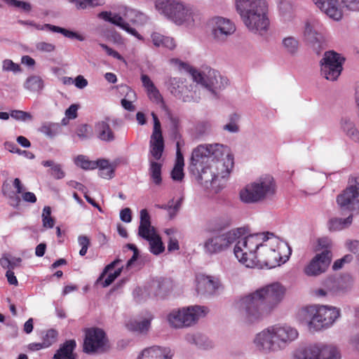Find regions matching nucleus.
Listing matches in <instances>:
<instances>
[{
	"mask_svg": "<svg viewBox=\"0 0 359 359\" xmlns=\"http://www.w3.org/2000/svg\"><path fill=\"white\" fill-rule=\"evenodd\" d=\"M90 127L87 124L79 125L76 130V135L81 139H86L88 137Z\"/></svg>",
	"mask_w": 359,
	"mask_h": 359,
	"instance_id": "57",
	"label": "nucleus"
},
{
	"mask_svg": "<svg viewBox=\"0 0 359 359\" xmlns=\"http://www.w3.org/2000/svg\"><path fill=\"white\" fill-rule=\"evenodd\" d=\"M299 316L309 323L310 329L320 330L332 325L339 317L340 311L328 306H309L303 308Z\"/></svg>",
	"mask_w": 359,
	"mask_h": 359,
	"instance_id": "4",
	"label": "nucleus"
},
{
	"mask_svg": "<svg viewBox=\"0 0 359 359\" xmlns=\"http://www.w3.org/2000/svg\"><path fill=\"white\" fill-rule=\"evenodd\" d=\"M340 128L342 132L350 140L359 142V130L355 123L348 118H343L340 121Z\"/></svg>",
	"mask_w": 359,
	"mask_h": 359,
	"instance_id": "29",
	"label": "nucleus"
},
{
	"mask_svg": "<svg viewBox=\"0 0 359 359\" xmlns=\"http://www.w3.org/2000/svg\"><path fill=\"white\" fill-rule=\"evenodd\" d=\"M161 170L162 164L154 161H150L149 176L156 185H160L162 183Z\"/></svg>",
	"mask_w": 359,
	"mask_h": 359,
	"instance_id": "35",
	"label": "nucleus"
},
{
	"mask_svg": "<svg viewBox=\"0 0 359 359\" xmlns=\"http://www.w3.org/2000/svg\"><path fill=\"white\" fill-rule=\"evenodd\" d=\"M345 59L334 51H327L320 60V73L327 80L335 81L341 74Z\"/></svg>",
	"mask_w": 359,
	"mask_h": 359,
	"instance_id": "14",
	"label": "nucleus"
},
{
	"mask_svg": "<svg viewBox=\"0 0 359 359\" xmlns=\"http://www.w3.org/2000/svg\"><path fill=\"white\" fill-rule=\"evenodd\" d=\"M155 229L151 225L150 216L146 209L140 211V222L138 229V235L142 238H148L151 233H155Z\"/></svg>",
	"mask_w": 359,
	"mask_h": 359,
	"instance_id": "28",
	"label": "nucleus"
},
{
	"mask_svg": "<svg viewBox=\"0 0 359 359\" xmlns=\"http://www.w3.org/2000/svg\"><path fill=\"white\" fill-rule=\"evenodd\" d=\"M283 46L286 52L294 54L299 48V41L293 36L285 37L283 40Z\"/></svg>",
	"mask_w": 359,
	"mask_h": 359,
	"instance_id": "45",
	"label": "nucleus"
},
{
	"mask_svg": "<svg viewBox=\"0 0 359 359\" xmlns=\"http://www.w3.org/2000/svg\"><path fill=\"white\" fill-rule=\"evenodd\" d=\"M345 7L352 11H359V0H345Z\"/></svg>",
	"mask_w": 359,
	"mask_h": 359,
	"instance_id": "64",
	"label": "nucleus"
},
{
	"mask_svg": "<svg viewBox=\"0 0 359 359\" xmlns=\"http://www.w3.org/2000/svg\"><path fill=\"white\" fill-rule=\"evenodd\" d=\"M332 253L330 250L317 254L304 267V272L309 276H317L324 273L330 264Z\"/></svg>",
	"mask_w": 359,
	"mask_h": 359,
	"instance_id": "18",
	"label": "nucleus"
},
{
	"mask_svg": "<svg viewBox=\"0 0 359 359\" xmlns=\"http://www.w3.org/2000/svg\"><path fill=\"white\" fill-rule=\"evenodd\" d=\"M22 199L29 203H35L37 201L36 195L33 192L23 191L21 194Z\"/></svg>",
	"mask_w": 359,
	"mask_h": 359,
	"instance_id": "61",
	"label": "nucleus"
},
{
	"mask_svg": "<svg viewBox=\"0 0 359 359\" xmlns=\"http://www.w3.org/2000/svg\"><path fill=\"white\" fill-rule=\"evenodd\" d=\"M107 342L105 332L100 328L90 327L85 330L83 351L93 353L102 351Z\"/></svg>",
	"mask_w": 359,
	"mask_h": 359,
	"instance_id": "16",
	"label": "nucleus"
},
{
	"mask_svg": "<svg viewBox=\"0 0 359 359\" xmlns=\"http://www.w3.org/2000/svg\"><path fill=\"white\" fill-rule=\"evenodd\" d=\"M98 17L105 21L118 26L123 29L127 22H124L123 18L119 15L115 14L111 16V13L108 11H102L98 14Z\"/></svg>",
	"mask_w": 359,
	"mask_h": 359,
	"instance_id": "38",
	"label": "nucleus"
},
{
	"mask_svg": "<svg viewBox=\"0 0 359 359\" xmlns=\"http://www.w3.org/2000/svg\"><path fill=\"white\" fill-rule=\"evenodd\" d=\"M122 267L117 269L114 273H109L104 281L102 282L103 287L110 285L117 277H118L122 271Z\"/></svg>",
	"mask_w": 359,
	"mask_h": 359,
	"instance_id": "52",
	"label": "nucleus"
},
{
	"mask_svg": "<svg viewBox=\"0 0 359 359\" xmlns=\"http://www.w3.org/2000/svg\"><path fill=\"white\" fill-rule=\"evenodd\" d=\"M271 330L275 334L278 348L285 346L298 337L297 330L287 325H275L271 326Z\"/></svg>",
	"mask_w": 359,
	"mask_h": 359,
	"instance_id": "19",
	"label": "nucleus"
},
{
	"mask_svg": "<svg viewBox=\"0 0 359 359\" xmlns=\"http://www.w3.org/2000/svg\"><path fill=\"white\" fill-rule=\"evenodd\" d=\"M57 332L53 329L46 331V334L43 337V346L48 348L53 344L57 341Z\"/></svg>",
	"mask_w": 359,
	"mask_h": 359,
	"instance_id": "47",
	"label": "nucleus"
},
{
	"mask_svg": "<svg viewBox=\"0 0 359 359\" xmlns=\"http://www.w3.org/2000/svg\"><path fill=\"white\" fill-rule=\"evenodd\" d=\"M196 290L201 294H213L221 287L219 279L215 276L198 274L196 277Z\"/></svg>",
	"mask_w": 359,
	"mask_h": 359,
	"instance_id": "21",
	"label": "nucleus"
},
{
	"mask_svg": "<svg viewBox=\"0 0 359 359\" xmlns=\"http://www.w3.org/2000/svg\"><path fill=\"white\" fill-rule=\"evenodd\" d=\"M11 116L15 119L22 121L26 120L27 118H31V115L29 113L20 110L12 111Z\"/></svg>",
	"mask_w": 359,
	"mask_h": 359,
	"instance_id": "59",
	"label": "nucleus"
},
{
	"mask_svg": "<svg viewBox=\"0 0 359 359\" xmlns=\"http://www.w3.org/2000/svg\"><path fill=\"white\" fill-rule=\"evenodd\" d=\"M285 243L273 236L271 233L270 237L262 240L260 248L257 251V267L265 266L269 268H273L285 263L281 250L287 248Z\"/></svg>",
	"mask_w": 359,
	"mask_h": 359,
	"instance_id": "5",
	"label": "nucleus"
},
{
	"mask_svg": "<svg viewBox=\"0 0 359 359\" xmlns=\"http://www.w3.org/2000/svg\"><path fill=\"white\" fill-rule=\"evenodd\" d=\"M171 62L187 69L191 74L194 81L198 83H201L207 88L214 87L216 88V89H220L227 85L228 79L222 77L219 72L215 69L210 68L208 69L207 74H202L201 72L189 67L186 63L182 62L177 59H172Z\"/></svg>",
	"mask_w": 359,
	"mask_h": 359,
	"instance_id": "10",
	"label": "nucleus"
},
{
	"mask_svg": "<svg viewBox=\"0 0 359 359\" xmlns=\"http://www.w3.org/2000/svg\"><path fill=\"white\" fill-rule=\"evenodd\" d=\"M168 118H169V121H170V131L171 135L175 139L180 138V118L177 116L172 115V114H168Z\"/></svg>",
	"mask_w": 359,
	"mask_h": 359,
	"instance_id": "44",
	"label": "nucleus"
},
{
	"mask_svg": "<svg viewBox=\"0 0 359 359\" xmlns=\"http://www.w3.org/2000/svg\"><path fill=\"white\" fill-rule=\"evenodd\" d=\"M123 91L126 92V97L121 100V106L128 111H134L135 107L133 102L136 100L135 92L127 86H123Z\"/></svg>",
	"mask_w": 359,
	"mask_h": 359,
	"instance_id": "33",
	"label": "nucleus"
},
{
	"mask_svg": "<svg viewBox=\"0 0 359 359\" xmlns=\"http://www.w3.org/2000/svg\"><path fill=\"white\" fill-rule=\"evenodd\" d=\"M172 356L168 348L151 346L144 349L137 359H172Z\"/></svg>",
	"mask_w": 359,
	"mask_h": 359,
	"instance_id": "24",
	"label": "nucleus"
},
{
	"mask_svg": "<svg viewBox=\"0 0 359 359\" xmlns=\"http://www.w3.org/2000/svg\"><path fill=\"white\" fill-rule=\"evenodd\" d=\"M153 287L156 288V294L159 295L167 292L172 288V281L168 278H158L152 281Z\"/></svg>",
	"mask_w": 359,
	"mask_h": 359,
	"instance_id": "39",
	"label": "nucleus"
},
{
	"mask_svg": "<svg viewBox=\"0 0 359 359\" xmlns=\"http://www.w3.org/2000/svg\"><path fill=\"white\" fill-rule=\"evenodd\" d=\"M323 29L322 24L316 19H311L305 24L304 39L318 55L326 48Z\"/></svg>",
	"mask_w": 359,
	"mask_h": 359,
	"instance_id": "12",
	"label": "nucleus"
},
{
	"mask_svg": "<svg viewBox=\"0 0 359 359\" xmlns=\"http://www.w3.org/2000/svg\"><path fill=\"white\" fill-rule=\"evenodd\" d=\"M241 234V230L237 229L223 234L212 236L205 242L204 249L209 254L220 252L238 239Z\"/></svg>",
	"mask_w": 359,
	"mask_h": 359,
	"instance_id": "15",
	"label": "nucleus"
},
{
	"mask_svg": "<svg viewBox=\"0 0 359 359\" xmlns=\"http://www.w3.org/2000/svg\"><path fill=\"white\" fill-rule=\"evenodd\" d=\"M264 236L253 234L238 240L234 247V255L238 260L246 267L254 268L257 265V251Z\"/></svg>",
	"mask_w": 359,
	"mask_h": 359,
	"instance_id": "6",
	"label": "nucleus"
},
{
	"mask_svg": "<svg viewBox=\"0 0 359 359\" xmlns=\"http://www.w3.org/2000/svg\"><path fill=\"white\" fill-rule=\"evenodd\" d=\"M285 288L273 283L242 297L238 306L248 323H254L269 315L283 299Z\"/></svg>",
	"mask_w": 359,
	"mask_h": 359,
	"instance_id": "1",
	"label": "nucleus"
},
{
	"mask_svg": "<svg viewBox=\"0 0 359 359\" xmlns=\"http://www.w3.org/2000/svg\"><path fill=\"white\" fill-rule=\"evenodd\" d=\"M95 131L97 138L103 142H111L116 138L115 134L110 127L108 118L96 123Z\"/></svg>",
	"mask_w": 359,
	"mask_h": 359,
	"instance_id": "25",
	"label": "nucleus"
},
{
	"mask_svg": "<svg viewBox=\"0 0 359 359\" xmlns=\"http://www.w3.org/2000/svg\"><path fill=\"white\" fill-rule=\"evenodd\" d=\"M151 37L154 45L156 47H163L172 50L176 46L172 38L164 36L160 33L154 32Z\"/></svg>",
	"mask_w": 359,
	"mask_h": 359,
	"instance_id": "31",
	"label": "nucleus"
},
{
	"mask_svg": "<svg viewBox=\"0 0 359 359\" xmlns=\"http://www.w3.org/2000/svg\"><path fill=\"white\" fill-rule=\"evenodd\" d=\"M148 241L150 245V251L154 255H159L164 251V246L161 237L155 233L148 236V238H144Z\"/></svg>",
	"mask_w": 359,
	"mask_h": 359,
	"instance_id": "34",
	"label": "nucleus"
},
{
	"mask_svg": "<svg viewBox=\"0 0 359 359\" xmlns=\"http://www.w3.org/2000/svg\"><path fill=\"white\" fill-rule=\"evenodd\" d=\"M79 9L95 7L104 4V0H72Z\"/></svg>",
	"mask_w": 359,
	"mask_h": 359,
	"instance_id": "46",
	"label": "nucleus"
},
{
	"mask_svg": "<svg viewBox=\"0 0 359 359\" xmlns=\"http://www.w3.org/2000/svg\"><path fill=\"white\" fill-rule=\"evenodd\" d=\"M297 359H340L337 348L332 345L315 344L297 350L294 354Z\"/></svg>",
	"mask_w": 359,
	"mask_h": 359,
	"instance_id": "13",
	"label": "nucleus"
},
{
	"mask_svg": "<svg viewBox=\"0 0 359 359\" xmlns=\"http://www.w3.org/2000/svg\"><path fill=\"white\" fill-rule=\"evenodd\" d=\"M226 148L219 144L199 145L195 148L191 155V170H196L197 165L209 163L210 169H213L217 177L224 178L233 167V157L226 154Z\"/></svg>",
	"mask_w": 359,
	"mask_h": 359,
	"instance_id": "2",
	"label": "nucleus"
},
{
	"mask_svg": "<svg viewBox=\"0 0 359 359\" xmlns=\"http://www.w3.org/2000/svg\"><path fill=\"white\" fill-rule=\"evenodd\" d=\"M236 10L249 31L262 34L269 26L265 0H236Z\"/></svg>",
	"mask_w": 359,
	"mask_h": 359,
	"instance_id": "3",
	"label": "nucleus"
},
{
	"mask_svg": "<svg viewBox=\"0 0 359 359\" xmlns=\"http://www.w3.org/2000/svg\"><path fill=\"white\" fill-rule=\"evenodd\" d=\"M337 203L342 210H359V175L349 179L348 186L337 196Z\"/></svg>",
	"mask_w": 359,
	"mask_h": 359,
	"instance_id": "11",
	"label": "nucleus"
},
{
	"mask_svg": "<svg viewBox=\"0 0 359 359\" xmlns=\"http://www.w3.org/2000/svg\"><path fill=\"white\" fill-rule=\"evenodd\" d=\"M156 7L177 25L194 20L191 8L177 0H158Z\"/></svg>",
	"mask_w": 359,
	"mask_h": 359,
	"instance_id": "9",
	"label": "nucleus"
},
{
	"mask_svg": "<svg viewBox=\"0 0 359 359\" xmlns=\"http://www.w3.org/2000/svg\"><path fill=\"white\" fill-rule=\"evenodd\" d=\"M208 309L205 306H193L178 310H172L167 317L169 325L174 328L189 327L196 323L200 317L205 316Z\"/></svg>",
	"mask_w": 359,
	"mask_h": 359,
	"instance_id": "8",
	"label": "nucleus"
},
{
	"mask_svg": "<svg viewBox=\"0 0 359 359\" xmlns=\"http://www.w3.org/2000/svg\"><path fill=\"white\" fill-rule=\"evenodd\" d=\"M124 18L134 25H143L147 20V16L133 9H126Z\"/></svg>",
	"mask_w": 359,
	"mask_h": 359,
	"instance_id": "36",
	"label": "nucleus"
},
{
	"mask_svg": "<svg viewBox=\"0 0 359 359\" xmlns=\"http://www.w3.org/2000/svg\"><path fill=\"white\" fill-rule=\"evenodd\" d=\"M44 27L51 32L61 33L67 38L76 39L77 40L81 41L84 40L83 36H82L81 34H79L76 32L66 29L62 27L52 25L50 24H45Z\"/></svg>",
	"mask_w": 359,
	"mask_h": 359,
	"instance_id": "37",
	"label": "nucleus"
},
{
	"mask_svg": "<svg viewBox=\"0 0 359 359\" xmlns=\"http://www.w3.org/2000/svg\"><path fill=\"white\" fill-rule=\"evenodd\" d=\"M13 186L15 189V193H10L6 190L8 184L5 183L2 186V191L4 196L11 199V205L14 208H18L21 202L20 198L18 194H21L25 189L24 184L22 183L19 178H15L13 180Z\"/></svg>",
	"mask_w": 359,
	"mask_h": 359,
	"instance_id": "27",
	"label": "nucleus"
},
{
	"mask_svg": "<svg viewBox=\"0 0 359 359\" xmlns=\"http://www.w3.org/2000/svg\"><path fill=\"white\" fill-rule=\"evenodd\" d=\"M120 262H121V259H116L114 261H113L112 262H111L110 264H107L103 269V271L101 273V274L100 275L99 278H97V283L101 282L104 279V278L107 276L108 272L110 271L111 270H112L116 266V264L118 263H119Z\"/></svg>",
	"mask_w": 359,
	"mask_h": 359,
	"instance_id": "55",
	"label": "nucleus"
},
{
	"mask_svg": "<svg viewBox=\"0 0 359 359\" xmlns=\"http://www.w3.org/2000/svg\"><path fill=\"white\" fill-rule=\"evenodd\" d=\"M76 163L84 170H93L96 168L94 161H89L86 156L80 155L76 158Z\"/></svg>",
	"mask_w": 359,
	"mask_h": 359,
	"instance_id": "49",
	"label": "nucleus"
},
{
	"mask_svg": "<svg viewBox=\"0 0 359 359\" xmlns=\"http://www.w3.org/2000/svg\"><path fill=\"white\" fill-rule=\"evenodd\" d=\"M5 147L6 149H8L11 153L18 154H27V151H22L20 149L17 145L11 142H6L5 143Z\"/></svg>",
	"mask_w": 359,
	"mask_h": 359,
	"instance_id": "62",
	"label": "nucleus"
},
{
	"mask_svg": "<svg viewBox=\"0 0 359 359\" xmlns=\"http://www.w3.org/2000/svg\"><path fill=\"white\" fill-rule=\"evenodd\" d=\"M51 175L57 180H60L65 177V172L61 166L57 164L51 168Z\"/></svg>",
	"mask_w": 359,
	"mask_h": 359,
	"instance_id": "60",
	"label": "nucleus"
},
{
	"mask_svg": "<svg viewBox=\"0 0 359 359\" xmlns=\"http://www.w3.org/2000/svg\"><path fill=\"white\" fill-rule=\"evenodd\" d=\"M43 87V81L38 76H32L27 79L25 83V88L30 91L38 92Z\"/></svg>",
	"mask_w": 359,
	"mask_h": 359,
	"instance_id": "40",
	"label": "nucleus"
},
{
	"mask_svg": "<svg viewBox=\"0 0 359 359\" xmlns=\"http://www.w3.org/2000/svg\"><path fill=\"white\" fill-rule=\"evenodd\" d=\"M76 344L74 339L67 340L60 345L54 355H58L60 359H75L74 351Z\"/></svg>",
	"mask_w": 359,
	"mask_h": 359,
	"instance_id": "30",
	"label": "nucleus"
},
{
	"mask_svg": "<svg viewBox=\"0 0 359 359\" xmlns=\"http://www.w3.org/2000/svg\"><path fill=\"white\" fill-rule=\"evenodd\" d=\"M196 167L198 168L196 170H191V162L190 163L189 170L193 174L198 175V180L201 183H212L217 178V176L213 169H210L209 163H202L201 165H197Z\"/></svg>",
	"mask_w": 359,
	"mask_h": 359,
	"instance_id": "26",
	"label": "nucleus"
},
{
	"mask_svg": "<svg viewBox=\"0 0 359 359\" xmlns=\"http://www.w3.org/2000/svg\"><path fill=\"white\" fill-rule=\"evenodd\" d=\"M184 166H174L171 172V177L175 181H182L184 178V174L183 170Z\"/></svg>",
	"mask_w": 359,
	"mask_h": 359,
	"instance_id": "54",
	"label": "nucleus"
},
{
	"mask_svg": "<svg viewBox=\"0 0 359 359\" xmlns=\"http://www.w3.org/2000/svg\"><path fill=\"white\" fill-rule=\"evenodd\" d=\"M51 209L49 206H45L42 213L43 226L46 228H53L55 224L54 219L51 217Z\"/></svg>",
	"mask_w": 359,
	"mask_h": 359,
	"instance_id": "48",
	"label": "nucleus"
},
{
	"mask_svg": "<svg viewBox=\"0 0 359 359\" xmlns=\"http://www.w3.org/2000/svg\"><path fill=\"white\" fill-rule=\"evenodd\" d=\"M120 218L124 222H130L132 220L131 210L129 208H126L121 210L120 212Z\"/></svg>",
	"mask_w": 359,
	"mask_h": 359,
	"instance_id": "63",
	"label": "nucleus"
},
{
	"mask_svg": "<svg viewBox=\"0 0 359 359\" xmlns=\"http://www.w3.org/2000/svg\"><path fill=\"white\" fill-rule=\"evenodd\" d=\"M79 105L72 104L65 111V116L69 119H75L78 116Z\"/></svg>",
	"mask_w": 359,
	"mask_h": 359,
	"instance_id": "58",
	"label": "nucleus"
},
{
	"mask_svg": "<svg viewBox=\"0 0 359 359\" xmlns=\"http://www.w3.org/2000/svg\"><path fill=\"white\" fill-rule=\"evenodd\" d=\"M36 48L38 50L46 53H50L55 50V46L53 43L41 41L36 43Z\"/></svg>",
	"mask_w": 359,
	"mask_h": 359,
	"instance_id": "56",
	"label": "nucleus"
},
{
	"mask_svg": "<svg viewBox=\"0 0 359 359\" xmlns=\"http://www.w3.org/2000/svg\"><path fill=\"white\" fill-rule=\"evenodd\" d=\"M275 192V183L273 177L268 175L260 178L257 182L245 186L240 191V198L245 203H253L264 200L267 196Z\"/></svg>",
	"mask_w": 359,
	"mask_h": 359,
	"instance_id": "7",
	"label": "nucleus"
},
{
	"mask_svg": "<svg viewBox=\"0 0 359 359\" xmlns=\"http://www.w3.org/2000/svg\"><path fill=\"white\" fill-rule=\"evenodd\" d=\"M78 243L81 248L79 251V255L81 256H85L89 246L90 245V238L87 236L81 235L78 237Z\"/></svg>",
	"mask_w": 359,
	"mask_h": 359,
	"instance_id": "50",
	"label": "nucleus"
},
{
	"mask_svg": "<svg viewBox=\"0 0 359 359\" xmlns=\"http://www.w3.org/2000/svg\"><path fill=\"white\" fill-rule=\"evenodd\" d=\"M39 130L44 135L53 137L60 132L61 127L58 123H45Z\"/></svg>",
	"mask_w": 359,
	"mask_h": 359,
	"instance_id": "41",
	"label": "nucleus"
},
{
	"mask_svg": "<svg viewBox=\"0 0 359 359\" xmlns=\"http://www.w3.org/2000/svg\"><path fill=\"white\" fill-rule=\"evenodd\" d=\"M254 342L258 349L264 351L279 349L278 344L276 343L275 334L271 332V327L257 334Z\"/></svg>",
	"mask_w": 359,
	"mask_h": 359,
	"instance_id": "22",
	"label": "nucleus"
},
{
	"mask_svg": "<svg viewBox=\"0 0 359 359\" xmlns=\"http://www.w3.org/2000/svg\"><path fill=\"white\" fill-rule=\"evenodd\" d=\"M210 23L212 27V35L217 40H224L236 30L235 25L232 22L222 17L213 18Z\"/></svg>",
	"mask_w": 359,
	"mask_h": 359,
	"instance_id": "20",
	"label": "nucleus"
},
{
	"mask_svg": "<svg viewBox=\"0 0 359 359\" xmlns=\"http://www.w3.org/2000/svg\"><path fill=\"white\" fill-rule=\"evenodd\" d=\"M169 82L171 93L176 97H180L186 88L184 82L177 78H171Z\"/></svg>",
	"mask_w": 359,
	"mask_h": 359,
	"instance_id": "43",
	"label": "nucleus"
},
{
	"mask_svg": "<svg viewBox=\"0 0 359 359\" xmlns=\"http://www.w3.org/2000/svg\"><path fill=\"white\" fill-rule=\"evenodd\" d=\"M3 70L18 72L20 71V67L18 64L14 63L11 60H4L3 61Z\"/></svg>",
	"mask_w": 359,
	"mask_h": 359,
	"instance_id": "53",
	"label": "nucleus"
},
{
	"mask_svg": "<svg viewBox=\"0 0 359 359\" xmlns=\"http://www.w3.org/2000/svg\"><path fill=\"white\" fill-rule=\"evenodd\" d=\"M150 323L151 319H144L140 322L131 320L127 324V327L130 330L144 332L148 331L150 327Z\"/></svg>",
	"mask_w": 359,
	"mask_h": 359,
	"instance_id": "42",
	"label": "nucleus"
},
{
	"mask_svg": "<svg viewBox=\"0 0 359 359\" xmlns=\"http://www.w3.org/2000/svg\"><path fill=\"white\" fill-rule=\"evenodd\" d=\"M147 95L150 100L156 104L163 102V97L156 86L147 90Z\"/></svg>",
	"mask_w": 359,
	"mask_h": 359,
	"instance_id": "51",
	"label": "nucleus"
},
{
	"mask_svg": "<svg viewBox=\"0 0 359 359\" xmlns=\"http://www.w3.org/2000/svg\"><path fill=\"white\" fill-rule=\"evenodd\" d=\"M352 222V215H350L345 219L334 217L329 220V229L330 231H340L349 226L351 224Z\"/></svg>",
	"mask_w": 359,
	"mask_h": 359,
	"instance_id": "32",
	"label": "nucleus"
},
{
	"mask_svg": "<svg viewBox=\"0 0 359 359\" xmlns=\"http://www.w3.org/2000/svg\"><path fill=\"white\" fill-rule=\"evenodd\" d=\"M154 128L149 142V152L156 161L161 159L164 151V140L162 135L160 121L157 115L151 113Z\"/></svg>",
	"mask_w": 359,
	"mask_h": 359,
	"instance_id": "17",
	"label": "nucleus"
},
{
	"mask_svg": "<svg viewBox=\"0 0 359 359\" xmlns=\"http://www.w3.org/2000/svg\"><path fill=\"white\" fill-rule=\"evenodd\" d=\"M321 11L334 20L342 18V11L339 8L337 0H313Z\"/></svg>",
	"mask_w": 359,
	"mask_h": 359,
	"instance_id": "23",
	"label": "nucleus"
}]
</instances>
